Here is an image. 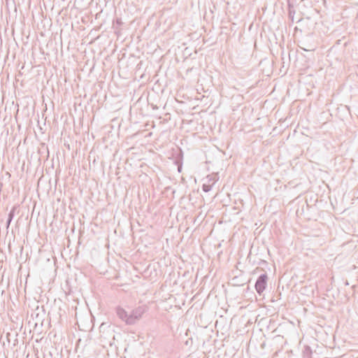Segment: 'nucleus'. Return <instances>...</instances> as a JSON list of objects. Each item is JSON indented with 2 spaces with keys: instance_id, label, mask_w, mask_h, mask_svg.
I'll return each mask as SVG.
<instances>
[{
  "instance_id": "20e7f679",
  "label": "nucleus",
  "mask_w": 358,
  "mask_h": 358,
  "mask_svg": "<svg viewBox=\"0 0 358 358\" xmlns=\"http://www.w3.org/2000/svg\"><path fill=\"white\" fill-rule=\"evenodd\" d=\"M345 285H349V282H348V280H345Z\"/></svg>"
},
{
  "instance_id": "f257e3e1",
  "label": "nucleus",
  "mask_w": 358,
  "mask_h": 358,
  "mask_svg": "<svg viewBox=\"0 0 358 358\" xmlns=\"http://www.w3.org/2000/svg\"><path fill=\"white\" fill-rule=\"evenodd\" d=\"M268 275L266 273L261 274L256 280L255 288L259 295H262L267 287Z\"/></svg>"
},
{
  "instance_id": "0eeeda50",
  "label": "nucleus",
  "mask_w": 358,
  "mask_h": 358,
  "mask_svg": "<svg viewBox=\"0 0 358 358\" xmlns=\"http://www.w3.org/2000/svg\"><path fill=\"white\" fill-rule=\"evenodd\" d=\"M303 50H306V51L309 50L308 49H306V48H303Z\"/></svg>"
},
{
  "instance_id": "7ed1b4c3",
  "label": "nucleus",
  "mask_w": 358,
  "mask_h": 358,
  "mask_svg": "<svg viewBox=\"0 0 358 358\" xmlns=\"http://www.w3.org/2000/svg\"><path fill=\"white\" fill-rule=\"evenodd\" d=\"M266 262L264 261V260H260V262L259 263V264H266Z\"/></svg>"
},
{
  "instance_id": "f03ea898",
  "label": "nucleus",
  "mask_w": 358,
  "mask_h": 358,
  "mask_svg": "<svg viewBox=\"0 0 358 358\" xmlns=\"http://www.w3.org/2000/svg\"><path fill=\"white\" fill-rule=\"evenodd\" d=\"M206 182L203 183V192H209L213 185L218 180L219 176L216 173H212L208 174L206 178Z\"/></svg>"
},
{
  "instance_id": "423d86ee",
  "label": "nucleus",
  "mask_w": 358,
  "mask_h": 358,
  "mask_svg": "<svg viewBox=\"0 0 358 358\" xmlns=\"http://www.w3.org/2000/svg\"><path fill=\"white\" fill-rule=\"evenodd\" d=\"M355 287H356L355 285H353V286H352V289H355Z\"/></svg>"
},
{
  "instance_id": "39448f33",
  "label": "nucleus",
  "mask_w": 358,
  "mask_h": 358,
  "mask_svg": "<svg viewBox=\"0 0 358 358\" xmlns=\"http://www.w3.org/2000/svg\"><path fill=\"white\" fill-rule=\"evenodd\" d=\"M204 329H205V331H208V329L207 327H204Z\"/></svg>"
}]
</instances>
